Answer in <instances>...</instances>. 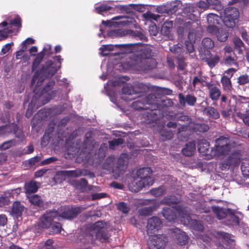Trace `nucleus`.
I'll return each instance as SVG.
<instances>
[{
  "instance_id": "obj_1",
  "label": "nucleus",
  "mask_w": 249,
  "mask_h": 249,
  "mask_svg": "<svg viewBox=\"0 0 249 249\" xmlns=\"http://www.w3.org/2000/svg\"><path fill=\"white\" fill-rule=\"evenodd\" d=\"M80 212V209L78 208L70 209L64 207L61 209L59 212L52 211L44 214L40 218L38 227L39 229H44L50 228L52 221L56 218L60 220L61 218L65 219H71L76 216Z\"/></svg>"
},
{
  "instance_id": "obj_2",
  "label": "nucleus",
  "mask_w": 249,
  "mask_h": 249,
  "mask_svg": "<svg viewBox=\"0 0 249 249\" xmlns=\"http://www.w3.org/2000/svg\"><path fill=\"white\" fill-rule=\"evenodd\" d=\"M152 171L149 168H143L138 170L137 177L129 184V188L132 192H138L143 187L152 185L154 180L151 177Z\"/></svg>"
},
{
  "instance_id": "obj_3",
  "label": "nucleus",
  "mask_w": 249,
  "mask_h": 249,
  "mask_svg": "<svg viewBox=\"0 0 249 249\" xmlns=\"http://www.w3.org/2000/svg\"><path fill=\"white\" fill-rule=\"evenodd\" d=\"M162 213L163 216L169 221L174 220L178 216L184 225L189 224L191 222L190 216L182 209L173 208V209H171L167 208L163 209Z\"/></svg>"
},
{
  "instance_id": "obj_4",
  "label": "nucleus",
  "mask_w": 249,
  "mask_h": 249,
  "mask_svg": "<svg viewBox=\"0 0 249 249\" xmlns=\"http://www.w3.org/2000/svg\"><path fill=\"white\" fill-rule=\"evenodd\" d=\"M56 71L57 69L53 66L52 63L48 62V66L43 68L42 71L36 72L33 78L32 84L34 85L36 83V86H40L44 80V78L40 76L41 74H45L46 77H50L53 75Z\"/></svg>"
},
{
  "instance_id": "obj_5",
  "label": "nucleus",
  "mask_w": 249,
  "mask_h": 249,
  "mask_svg": "<svg viewBox=\"0 0 249 249\" xmlns=\"http://www.w3.org/2000/svg\"><path fill=\"white\" fill-rule=\"evenodd\" d=\"M238 17L239 12L236 8L228 7L224 10L222 16L223 21L226 26L232 28L235 26V20Z\"/></svg>"
},
{
  "instance_id": "obj_6",
  "label": "nucleus",
  "mask_w": 249,
  "mask_h": 249,
  "mask_svg": "<svg viewBox=\"0 0 249 249\" xmlns=\"http://www.w3.org/2000/svg\"><path fill=\"white\" fill-rule=\"evenodd\" d=\"M230 150L229 140L225 137H221L215 142V154L225 155Z\"/></svg>"
},
{
  "instance_id": "obj_7",
  "label": "nucleus",
  "mask_w": 249,
  "mask_h": 249,
  "mask_svg": "<svg viewBox=\"0 0 249 249\" xmlns=\"http://www.w3.org/2000/svg\"><path fill=\"white\" fill-rule=\"evenodd\" d=\"M162 223L160 220L157 217L150 218L147 223V232L150 236L161 228Z\"/></svg>"
},
{
  "instance_id": "obj_8",
  "label": "nucleus",
  "mask_w": 249,
  "mask_h": 249,
  "mask_svg": "<svg viewBox=\"0 0 249 249\" xmlns=\"http://www.w3.org/2000/svg\"><path fill=\"white\" fill-rule=\"evenodd\" d=\"M167 238L162 235H156L151 236L148 244H151L157 249H163L166 246Z\"/></svg>"
},
{
  "instance_id": "obj_9",
  "label": "nucleus",
  "mask_w": 249,
  "mask_h": 249,
  "mask_svg": "<svg viewBox=\"0 0 249 249\" xmlns=\"http://www.w3.org/2000/svg\"><path fill=\"white\" fill-rule=\"evenodd\" d=\"M80 170L75 171H62L58 172L56 176H59L62 179H65L66 177H78L81 174Z\"/></svg>"
},
{
  "instance_id": "obj_10",
  "label": "nucleus",
  "mask_w": 249,
  "mask_h": 249,
  "mask_svg": "<svg viewBox=\"0 0 249 249\" xmlns=\"http://www.w3.org/2000/svg\"><path fill=\"white\" fill-rule=\"evenodd\" d=\"M196 151V144L194 142H190L186 144L185 147L182 149V152L186 156H191L194 154Z\"/></svg>"
},
{
  "instance_id": "obj_11",
  "label": "nucleus",
  "mask_w": 249,
  "mask_h": 249,
  "mask_svg": "<svg viewBox=\"0 0 249 249\" xmlns=\"http://www.w3.org/2000/svg\"><path fill=\"white\" fill-rule=\"evenodd\" d=\"M105 227V224L102 221H97L92 226L91 229L93 233L95 234V236L97 238L100 236L102 230Z\"/></svg>"
},
{
  "instance_id": "obj_12",
  "label": "nucleus",
  "mask_w": 249,
  "mask_h": 249,
  "mask_svg": "<svg viewBox=\"0 0 249 249\" xmlns=\"http://www.w3.org/2000/svg\"><path fill=\"white\" fill-rule=\"evenodd\" d=\"M122 92L124 94L122 98L126 101H131L135 98V97H132L134 93L133 90L128 86H124L122 89Z\"/></svg>"
},
{
  "instance_id": "obj_13",
  "label": "nucleus",
  "mask_w": 249,
  "mask_h": 249,
  "mask_svg": "<svg viewBox=\"0 0 249 249\" xmlns=\"http://www.w3.org/2000/svg\"><path fill=\"white\" fill-rule=\"evenodd\" d=\"M24 207L18 202H15L13 205L12 213L16 217L21 216Z\"/></svg>"
},
{
  "instance_id": "obj_14",
  "label": "nucleus",
  "mask_w": 249,
  "mask_h": 249,
  "mask_svg": "<svg viewBox=\"0 0 249 249\" xmlns=\"http://www.w3.org/2000/svg\"><path fill=\"white\" fill-rule=\"evenodd\" d=\"M38 186L39 184L34 181L26 183L25 188L26 193L30 194L36 192Z\"/></svg>"
},
{
  "instance_id": "obj_15",
  "label": "nucleus",
  "mask_w": 249,
  "mask_h": 249,
  "mask_svg": "<svg viewBox=\"0 0 249 249\" xmlns=\"http://www.w3.org/2000/svg\"><path fill=\"white\" fill-rule=\"evenodd\" d=\"M173 27L172 21H166L162 26L161 32L164 36H169Z\"/></svg>"
},
{
  "instance_id": "obj_16",
  "label": "nucleus",
  "mask_w": 249,
  "mask_h": 249,
  "mask_svg": "<svg viewBox=\"0 0 249 249\" xmlns=\"http://www.w3.org/2000/svg\"><path fill=\"white\" fill-rule=\"evenodd\" d=\"M207 54L208 55V57H206L205 59V61L207 62V64L210 67H214L216 64L219 61V57L217 55H215L213 57L210 56L209 52L207 51Z\"/></svg>"
},
{
  "instance_id": "obj_17",
  "label": "nucleus",
  "mask_w": 249,
  "mask_h": 249,
  "mask_svg": "<svg viewBox=\"0 0 249 249\" xmlns=\"http://www.w3.org/2000/svg\"><path fill=\"white\" fill-rule=\"evenodd\" d=\"M221 20V18L216 14L211 13L207 16V21L210 25L219 24Z\"/></svg>"
},
{
  "instance_id": "obj_18",
  "label": "nucleus",
  "mask_w": 249,
  "mask_h": 249,
  "mask_svg": "<svg viewBox=\"0 0 249 249\" xmlns=\"http://www.w3.org/2000/svg\"><path fill=\"white\" fill-rule=\"evenodd\" d=\"M113 20H117L120 19H123V20L121 21V24L123 25H129L130 24H133L135 25V23L136 21L132 17H124L122 16H117L112 18Z\"/></svg>"
},
{
  "instance_id": "obj_19",
  "label": "nucleus",
  "mask_w": 249,
  "mask_h": 249,
  "mask_svg": "<svg viewBox=\"0 0 249 249\" xmlns=\"http://www.w3.org/2000/svg\"><path fill=\"white\" fill-rule=\"evenodd\" d=\"M112 7L107 3H103L95 8V11L100 14L104 15V13L112 9Z\"/></svg>"
},
{
  "instance_id": "obj_20",
  "label": "nucleus",
  "mask_w": 249,
  "mask_h": 249,
  "mask_svg": "<svg viewBox=\"0 0 249 249\" xmlns=\"http://www.w3.org/2000/svg\"><path fill=\"white\" fill-rule=\"evenodd\" d=\"M210 95L212 99L217 100L220 95V91L219 89L216 87H211L210 88Z\"/></svg>"
},
{
  "instance_id": "obj_21",
  "label": "nucleus",
  "mask_w": 249,
  "mask_h": 249,
  "mask_svg": "<svg viewBox=\"0 0 249 249\" xmlns=\"http://www.w3.org/2000/svg\"><path fill=\"white\" fill-rule=\"evenodd\" d=\"M113 50L114 47L112 45H102L100 48V53L103 56H106L109 54V52L113 51Z\"/></svg>"
},
{
  "instance_id": "obj_22",
  "label": "nucleus",
  "mask_w": 249,
  "mask_h": 249,
  "mask_svg": "<svg viewBox=\"0 0 249 249\" xmlns=\"http://www.w3.org/2000/svg\"><path fill=\"white\" fill-rule=\"evenodd\" d=\"M221 83L225 90H230L231 88V84L230 77L223 75L221 78Z\"/></svg>"
},
{
  "instance_id": "obj_23",
  "label": "nucleus",
  "mask_w": 249,
  "mask_h": 249,
  "mask_svg": "<svg viewBox=\"0 0 249 249\" xmlns=\"http://www.w3.org/2000/svg\"><path fill=\"white\" fill-rule=\"evenodd\" d=\"M241 160V156L240 155L237 153L233 154L229 159V161L228 163L227 164V166L230 165H235L237 164H238L240 161Z\"/></svg>"
},
{
  "instance_id": "obj_24",
  "label": "nucleus",
  "mask_w": 249,
  "mask_h": 249,
  "mask_svg": "<svg viewBox=\"0 0 249 249\" xmlns=\"http://www.w3.org/2000/svg\"><path fill=\"white\" fill-rule=\"evenodd\" d=\"M198 150L203 155L207 154L209 151V144L207 142H200L198 146Z\"/></svg>"
},
{
  "instance_id": "obj_25",
  "label": "nucleus",
  "mask_w": 249,
  "mask_h": 249,
  "mask_svg": "<svg viewBox=\"0 0 249 249\" xmlns=\"http://www.w3.org/2000/svg\"><path fill=\"white\" fill-rule=\"evenodd\" d=\"M209 7L219 10L222 8L221 2L218 0H207Z\"/></svg>"
},
{
  "instance_id": "obj_26",
  "label": "nucleus",
  "mask_w": 249,
  "mask_h": 249,
  "mask_svg": "<svg viewBox=\"0 0 249 249\" xmlns=\"http://www.w3.org/2000/svg\"><path fill=\"white\" fill-rule=\"evenodd\" d=\"M28 197L30 202L35 205L40 206L42 203L40 196L37 195H34L30 197L28 196Z\"/></svg>"
},
{
  "instance_id": "obj_27",
  "label": "nucleus",
  "mask_w": 249,
  "mask_h": 249,
  "mask_svg": "<svg viewBox=\"0 0 249 249\" xmlns=\"http://www.w3.org/2000/svg\"><path fill=\"white\" fill-rule=\"evenodd\" d=\"M171 6L169 4L167 3L165 5H162L158 6L157 8V11L160 13H168L171 11Z\"/></svg>"
},
{
  "instance_id": "obj_28",
  "label": "nucleus",
  "mask_w": 249,
  "mask_h": 249,
  "mask_svg": "<svg viewBox=\"0 0 249 249\" xmlns=\"http://www.w3.org/2000/svg\"><path fill=\"white\" fill-rule=\"evenodd\" d=\"M203 46L206 49H212L214 46L213 41L210 38H205L202 42Z\"/></svg>"
},
{
  "instance_id": "obj_29",
  "label": "nucleus",
  "mask_w": 249,
  "mask_h": 249,
  "mask_svg": "<svg viewBox=\"0 0 249 249\" xmlns=\"http://www.w3.org/2000/svg\"><path fill=\"white\" fill-rule=\"evenodd\" d=\"M51 231L53 233H57L60 232L61 230V226L60 223L55 222L50 226Z\"/></svg>"
},
{
  "instance_id": "obj_30",
  "label": "nucleus",
  "mask_w": 249,
  "mask_h": 249,
  "mask_svg": "<svg viewBox=\"0 0 249 249\" xmlns=\"http://www.w3.org/2000/svg\"><path fill=\"white\" fill-rule=\"evenodd\" d=\"M241 168L244 176L249 177V163L243 162Z\"/></svg>"
},
{
  "instance_id": "obj_31",
  "label": "nucleus",
  "mask_w": 249,
  "mask_h": 249,
  "mask_svg": "<svg viewBox=\"0 0 249 249\" xmlns=\"http://www.w3.org/2000/svg\"><path fill=\"white\" fill-rule=\"evenodd\" d=\"M213 211L215 213L218 219H221L225 217L226 214L223 210L219 207H214L213 208Z\"/></svg>"
},
{
  "instance_id": "obj_32",
  "label": "nucleus",
  "mask_w": 249,
  "mask_h": 249,
  "mask_svg": "<svg viewBox=\"0 0 249 249\" xmlns=\"http://www.w3.org/2000/svg\"><path fill=\"white\" fill-rule=\"evenodd\" d=\"M216 36L218 39L221 42L226 41L228 37L227 33L222 30L218 31Z\"/></svg>"
},
{
  "instance_id": "obj_33",
  "label": "nucleus",
  "mask_w": 249,
  "mask_h": 249,
  "mask_svg": "<svg viewBox=\"0 0 249 249\" xmlns=\"http://www.w3.org/2000/svg\"><path fill=\"white\" fill-rule=\"evenodd\" d=\"M208 112L210 116L213 119L219 118V114L217 110L213 107H210L208 109Z\"/></svg>"
},
{
  "instance_id": "obj_34",
  "label": "nucleus",
  "mask_w": 249,
  "mask_h": 249,
  "mask_svg": "<svg viewBox=\"0 0 249 249\" xmlns=\"http://www.w3.org/2000/svg\"><path fill=\"white\" fill-rule=\"evenodd\" d=\"M233 43L235 48H239V53L242 52L241 48L243 46V43L241 40L239 38H235L233 40Z\"/></svg>"
},
{
  "instance_id": "obj_35",
  "label": "nucleus",
  "mask_w": 249,
  "mask_h": 249,
  "mask_svg": "<svg viewBox=\"0 0 249 249\" xmlns=\"http://www.w3.org/2000/svg\"><path fill=\"white\" fill-rule=\"evenodd\" d=\"M236 115L239 117L242 118L243 122L244 123L249 126V116H244L242 112L240 111H236Z\"/></svg>"
},
{
  "instance_id": "obj_36",
  "label": "nucleus",
  "mask_w": 249,
  "mask_h": 249,
  "mask_svg": "<svg viewBox=\"0 0 249 249\" xmlns=\"http://www.w3.org/2000/svg\"><path fill=\"white\" fill-rule=\"evenodd\" d=\"M123 142V141L122 139H117L113 140L111 141H109V146L110 148H114L115 145H118L120 144H122Z\"/></svg>"
},
{
  "instance_id": "obj_37",
  "label": "nucleus",
  "mask_w": 249,
  "mask_h": 249,
  "mask_svg": "<svg viewBox=\"0 0 249 249\" xmlns=\"http://www.w3.org/2000/svg\"><path fill=\"white\" fill-rule=\"evenodd\" d=\"M118 162L120 165L124 166L126 165L127 163V155L125 154L121 155L118 160Z\"/></svg>"
},
{
  "instance_id": "obj_38",
  "label": "nucleus",
  "mask_w": 249,
  "mask_h": 249,
  "mask_svg": "<svg viewBox=\"0 0 249 249\" xmlns=\"http://www.w3.org/2000/svg\"><path fill=\"white\" fill-rule=\"evenodd\" d=\"M118 209L124 213H126L129 211V208L125 203L121 202L117 205Z\"/></svg>"
},
{
  "instance_id": "obj_39",
  "label": "nucleus",
  "mask_w": 249,
  "mask_h": 249,
  "mask_svg": "<svg viewBox=\"0 0 249 249\" xmlns=\"http://www.w3.org/2000/svg\"><path fill=\"white\" fill-rule=\"evenodd\" d=\"M235 110L236 111H238L236 109L234 108V111L233 112L232 111L231 109H230V110H224L222 111V114L223 115V116H224V117H228L231 115H233V116H235L236 115V112H235Z\"/></svg>"
},
{
  "instance_id": "obj_40",
  "label": "nucleus",
  "mask_w": 249,
  "mask_h": 249,
  "mask_svg": "<svg viewBox=\"0 0 249 249\" xmlns=\"http://www.w3.org/2000/svg\"><path fill=\"white\" fill-rule=\"evenodd\" d=\"M185 99L187 104L190 106L194 105L196 102V98L194 96L190 95H187Z\"/></svg>"
},
{
  "instance_id": "obj_41",
  "label": "nucleus",
  "mask_w": 249,
  "mask_h": 249,
  "mask_svg": "<svg viewBox=\"0 0 249 249\" xmlns=\"http://www.w3.org/2000/svg\"><path fill=\"white\" fill-rule=\"evenodd\" d=\"M249 82L248 76L244 75L240 76L238 79V82L240 85H244Z\"/></svg>"
},
{
  "instance_id": "obj_42",
  "label": "nucleus",
  "mask_w": 249,
  "mask_h": 249,
  "mask_svg": "<svg viewBox=\"0 0 249 249\" xmlns=\"http://www.w3.org/2000/svg\"><path fill=\"white\" fill-rule=\"evenodd\" d=\"M14 144V142L12 141H9L3 142L0 146L1 150H6L11 146Z\"/></svg>"
},
{
  "instance_id": "obj_43",
  "label": "nucleus",
  "mask_w": 249,
  "mask_h": 249,
  "mask_svg": "<svg viewBox=\"0 0 249 249\" xmlns=\"http://www.w3.org/2000/svg\"><path fill=\"white\" fill-rule=\"evenodd\" d=\"M208 31L210 32V33L212 34H216L217 35L218 32L219 30H218L217 27L216 26V25H209V26L208 27Z\"/></svg>"
},
{
  "instance_id": "obj_44",
  "label": "nucleus",
  "mask_w": 249,
  "mask_h": 249,
  "mask_svg": "<svg viewBox=\"0 0 249 249\" xmlns=\"http://www.w3.org/2000/svg\"><path fill=\"white\" fill-rule=\"evenodd\" d=\"M11 131L10 128V125H5L4 126L0 127V136L5 134L7 132H9Z\"/></svg>"
},
{
  "instance_id": "obj_45",
  "label": "nucleus",
  "mask_w": 249,
  "mask_h": 249,
  "mask_svg": "<svg viewBox=\"0 0 249 249\" xmlns=\"http://www.w3.org/2000/svg\"><path fill=\"white\" fill-rule=\"evenodd\" d=\"M149 32L152 36H156L158 33L157 26L154 24L150 26Z\"/></svg>"
},
{
  "instance_id": "obj_46",
  "label": "nucleus",
  "mask_w": 249,
  "mask_h": 249,
  "mask_svg": "<svg viewBox=\"0 0 249 249\" xmlns=\"http://www.w3.org/2000/svg\"><path fill=\"white\" fill-rule=\"evenodd\" d=\"M162 202L163 203H166L170 204L171 203H175L177 202L175 197L174 196H171L168 198H165L163 200Z\"/></svg>"
},
{
  "instance_id": "obj_47",
  "label": "nucleus",
  "mask_w": 249,
  "mask_h": 249,
  "mask_svg": "<svg viewBox=\"0 0 249 249\" xmlns=\"http://www.w3.org/2000/svg\"><path fill=\"white\" fill-rule=\"evenodd\" d=\"M225 63L226 64L229 65H232V64H235V60L232 58L231 56H228L225 54Z\"/></svg>"
},
{
  "instance_id": "obj_48",
  "label": "nucleus",
  "mask_w": 249,
  "mask_h": 249,
  "mask_svg": "<svg viewBox=\"0 0 249 249\" xmlns=\"http://www.w3.org/2000/svg\"><path fill=\"white\" fill-rule=\"evenodd\" d=\"M163 190L161 188H159L151 190V193L156 196H160L163 194Z\"/></svg>"
},
{
  "instance_id": "obj_49",
  "label": "nucleus",
  "mask_w": 249,
  "mask_h": 249,
  "mask_svg": "<svg viewBox=\"0 0 249 249\" xmlns=\"http://www.w3.org/2000/svg\"><path fill=\"white\" fill-rule=\"evenodd\" d=\"M187 236L183 234H181L178 237V240L181 245L185 244L187 242Z\"/></svg>"
},
{
  "instance_id": "obj_50",
  "label": "nucleus",
  "mask_w": 249,
  "mask_h": 249,
  "mask_svg": "<svg viewBox=\"0 0 249 249\" xmlns=\"http://www.w3.org/2000/svg\"><path fill=\"white\" fill-rule=\"evenodd\" d=\"M13 44V43L11 42L5 45L1 49L2 53L3 54H5L7 53L10 50Z\"/></svg>"
},
{
  "instance_id": "obj_51",
  "label": "nucleus",
  "mask_w": 249,
  "mask_h": 249,
  "mask_svg": "<svg viewBox=\"0 0 249 249\" xmlns=\"http://www.w3.org/2000/svg\"><path fill=\"white\" fill-rule=\"evenodd\" d=\"M197 5L198 7L204 9H206L209 8L208 2H207V0H206V1H200L197 3Z\"/></svg>"
},
{
  "instance_id": "obj_52",
  "label": "nucleus",
  "mask_w": 249,
  "mask_h": 249,
  "mask_svg": "<svg viewBox=\"0 0 249 249\" xmlns=\"http://www.w3.org/2000/svg\"><path fill=\"white\" fill-rule=\"evenodd\" d=\"M42 59V57L37 56L34 60L33 64V70H35Z\"/></svg>"
},
{
  "instance_id": "obj_53",
  "label": "nucleus",
  "mask_w": 249,
  "mask_h": 249,
  "mask_svg": "<svg viewBox=\"0 0 249 249\" xmlns=\"http://www.w3.org/2000/svg\"><path fill=\"white\" fill-rule=\"evenodd\" d=\"M11 24L17 27H20L21 25V19L19 18H16L13 20L11 21Z\"/></svg>"
},
{
  "instance_id": "obj_54",
  "label": "nucleus",
  "mask_w": 249,
  "mask_h": 249,
  "mask_svg": "<svg viewBox=\"0 0 249 249\" xmlns=\"http://www.w3.org/2000/svg\"><path fill=\"white\" fill-rule=\"evenodd\" d=\"M202 81L201 79L198 77L196 76L194 77L193 80V85L194 88H195L196 86L198 84H201Z\"/></svg>"
},
{
  "instance_id": "obj_55",
  "label": "nucleus",
  "mask_w": 249,
  "mask_h": 249,
  "mask_svg": "<svg viewBox=\"0 0 249 249\" xmlns=\"http://www.w3.org/2000/svg\"><path fill=\"white\" fill-rule=\"evenodd\" d=\"M11 30H8V31H0V40L3 39L7 37L8 34L11 33Z\"/></svg>"
},
{
  "instance_id": "obj_56",
  "label": "nucleus",
  "mask_w": 249,
  "mask_h": 249,
  "mask_svg": "<svg viewBox=\"0 0 249 249\" xmlns=\"http://www.w3.org/2000/svg\"><path fill=\"white\" fill-rule=\"evenodd\" d=\"M143 17L145 19H150L151 18L156 19L155 18V16L153 14H152L150 12H147V13H144L143 15Z\"/></svg>"
},
{
  "instance_id": "obj_57",
  "label": "nucleus",
  "mask_w": 249,
  "mask_h": 249,
  "mask_svg": "<svg viewBox=\"0 0 249 249\" xmlns=\"http://www.w3.org/2000/svg\"><path fill=\"white\" fill-rule=\"evenodd\" d=\"M7 222V218L4 214L0 215V226H4Z\"/></svg>"
},
{
  "instance_id": "obj_58",
  "label": "nucleus",
  "mask_w": 249,
  "mask_h": 249,
  "mask_svg": "<svg viewBox=\"0 0 249 249\" xmlns=\"http://www.w3.org/2000/svg\"><path fill=\"white\" fill-rule=\"evenodd\" d=\"M186 46L189 53H192L194 51L193 43L190 42H186Z\"/></svg>"
},
{
  "instance_id": "obj_59",
  "label": "nucleus",
  "mask_w": 249,
  "mask_h": 249,
  "mask_svg": "<svg viewBox=\"0 0 249 249\" xmlns=\"http://www.w3.org/2000/svg\"><path fill=\"white\" fill-rule=\"evenodd\" d=\"M235 71L236 70L234 69L231 68L225 71V74H227L226 76L230 78Z\"/></svg>"
},
{
  "instance_id": "obj_60",
  "label": "nucleus",
  "mask_w": 249,
  "mask_h": 249,
  "mask_svg": "<svg viewBox=\"0 0 249 249\" xmlns=\"http://www.w3.org/2000/svg\"><path fill=\"white\" fill-rule=\"evenodd\" d=\"M195 34L194 32H190L188 34V39L190 42L194 43L195 41Z\"/></svg>"
},
{
  "instance_id": "obj_61",
  "label": "nucleus",
  "mask_w": 249,
  "mask_h": 249,
  "mask_svg": "<svg viewBox=\"0 0 249 249\" xmlns=\"http://www.w3.org/2000/svg\"><path fill=\"white\" fill-rule=\"evenodd\" d=\"M106 194L104 193L95 194L92 195V199H97L105 197Z\"/></svg>"
},
{
  "instance_id": "obj_62",
  "label": "nucleus",
  "mask_w": 249,
  "mask_h": 249,
  "mask_svg": "<svg viewBox=\"0 0 249 249\" xmlns=\"http://www.w3.org/2000/svg\"><path fill=\"white\" fill-rule=\"evenodd\" d=\"M0 202L2 203L3 204H8L9 202V199L8 198V196H0Z\"/></svg>"
},
{
  "instance_id": "obj_63",
  "label": "nucleus",
  "mask_w": 249,
  "mask_h": 249,
  "mask_svg": "<svg viewBox=\"0 0 249 249\" xmlns=\"http://www.w3.org/2000/svg\"><path fill=\"white\" fill-rule=\"evenodd\" d=\"M151 209L150 208H144L141 210V213L143 215H148L150 213Z\"/></svg>"
},
{
  "instance_id": "obj_64",
  "label": "nucleus",
  "mask_w": 249,
  "mask_h": 249,
  "mask_svg": "<svg viewBox=\"0 0 249 249\" xmlns=\"http://www.w3.org/2000/svg\"><path fill=\"white\" fill-rule=\"evenodd\" d=\"M46 172V170L45 169L38 170L35 173V176L36 177H40L43 176Z\"/></svg>"
}]
</instances>
